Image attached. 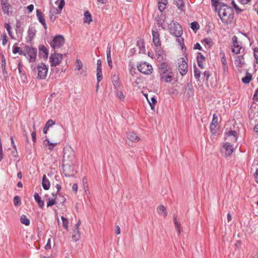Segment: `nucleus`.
<instances>
[{"instance_id": "1", "label": "nucleus", "mask_w": 258, "mask_h": 258, "mask_svg": "<svg viewBox=\"0 0 258 258\" xmlns=\"http://www.w3.org/2000/svg\"><path fill=\"white\" fill-rule=\"evenodd\" d=\"M218 13V16L224 23H230L233 18L234 12L233 9L225 5H222L220 7Z\"/></svg>"}, {"instance_id": "2", "label": "nucleus", "mask_w": 258, "mask_h": 258, "mask_svg": "<svg viewBox=\"0 0 258 258\" xmlns=\"http://www.w3.org/2000/svg\"><path fill=\"white\" fill-rule=\"evenodd\" d=\"M62 163L76 164L75 152L71 147L64 148Z\"/></svg>"}, {"instance_id": "3", "label": "nucleus", "mask_w": 258, "mask_h": 258, "mask_svg": "<svg viewBox=\"0 0 258 258\" xmlns=\"http://www.w3.org/2000/svg\"><path fill=\"white\" fill-rule=\"evenodd\" d=\"M153 42L156 47V52L159 55H160L162 51L161 50V41L160 37V33L158 29L155 27L152 30Z\"/></svg>"}, {"instance_id": "4", "label": "nucleus", "mask_w": 258, "mask_h": 258, "mask_svg": "<svg viewBox=\"0 0 258 258\" xmlns=\"http://www.w3.org/2000/svg\"><path fill=\"white\" fill-rule=\"evenodd\" d=\"M169 26L170 33L176 37H179L182 34L181 26L177 22L171 23Z\"/></svg>"}, {"instance_id": "5", "label": "nucleus", "mask_w": 258, "mask_h": 258, "mask_svg": "<svg viewBox=\"0 0 258 258\" xmlns=\"http://www.w3.org/2000/svg\"><path fill=\"white\" fill-rule=\"evenodd\" d=\"M76 164L62 163L63 172L66 176L70 177L74 176L75 171L74 169V166Z\"/></svg>"}, {"instance_id": "6", "label": "nucleus", "mask_w": 258, "mask_h": 258, "mask_svg": "<svg viewBox=\"0 0 258 258\" xmlns=\"http://www.w3.org/2000/svg\"><path fill=\"white\" fill-rule=\"evenodd\" d=\"M64 43V37L61 35H58L53 38L52 42L50 43V45L54 49H56L60 48Z\"/></svg>"}, {"instance_id": "7", "label": "nucleus", "mask_w": 258, "mask_h": 258, "mask_svg": "<svg viewBox=\"0 0 258 258\" xmlns=\"http://www.w3.org/2000/svg\"><path fill=\"white\" fill-rule=\"evenodd\" d=\"M137 68L141 73L146 75L151 74L153 70L152 66L145 62L141 63Z\"/></svg>"}, {"instance_id": "8", "label": "nucleus", "mask_w": 258, "mask_h": 258, "mask_svg": "<svg viewBox=\"0 0 258 258\" xmlns=\"http://www.w3.org/2000/svg\"><path fill=\"white\" fill-rule=\"evenodd\" d=\"M38 75L37 79H44L46 77L48 72L47 66L44 63H41L37 66Z\"/></svg>"}, {"instance_id": "9", "label": "nucleus", "mask_w": 258, "mask_h": 258, "mask_svg": "<svg viewBox=\"0 0 258 258\" xmlns=\"http://www.w3.org/2000/svg\"><path fill=\"white\" fill-rule=\"evenodd\" d=\"M188 64L183 58L178 59V70L181 76L185 75L187 72Z\"/></svg>"}, {"instance_id": "10", "label": "nucleus", "mask_w": 258, "mask_h": 258, "mask_svg": "<svg viewBox=\"0 0 258 258\" xmlns=\"http://www.w3.org/2000/svg\"><path fill=\"white\" fill-rule=\"evenodd\" d=\"M51 66L58 65L62 59V55L60 53H54L52 54L49 58Z\"/></svg>"}, {"instance_id": "11", "label": "nucleus", "mask_w": 258, "mask_h": 258, "mask_svg": "<svg viewBox=\"0 0 258 258\" xmlns=\"http://www.w3.org/2000/svg\"><path fill=\"white\" fill-rule=\"evenodd\" d=\"M25 50L29 57L30 62H34L36 60L37 49L28 46H25Z\"/></svg>"}, {"instance_id": "12", "label": "nucleus", "mask_w": 258, "mask_h": 258, "mask_svg": "<svg viewBox=\"0 0 258 258\" xmlns=\"http://www.w3.org/2000/svg\"><path fill=\"white\" fill-rule=\"evenodd\" d=\"M55 4L56 5H58V9H56L55 8H53L50 10L49 14H53L54 15L60 14L61 13V11L63 8L64 5H65V2L64 0H57Z\"/></svg>"}, {"instance_id": "13", "label": "nucleus", "mask_w": 258, "mask_h": 258, "mask_svg": "<svg viewBox=\"0 0 258 258\" xmlns=\"http://www.w3.org/2000/svg\"><path fill=\"white\" fill-rule=\"evenodd\" d=\"M223 148L225 150V156L227 157L230 156L234 151L233 146L228 142L224 144Z\"/></svg>"}, {"instance_id": "14", "label": "nucleus", "mask_w": 258, "mask_h": 258, "mask_svg": "<svg viewBox=\"0 0 258 258\" xmlns=\"http://www.w3.org/2000/svg\"><path fill=\"white\" fill-rule=\"evenodd\" d=\"M36 16L39 20V22L43 25L45 29H47L46 24L45 23V19L44 17L43 14L38 9L36 10Z\"/></svg>"}, {"instance_id": "15", "label": "nucleus", "mask_w": 258, "mask_h": 258, "mask_svg": "<svg viewBox=\"0 0 258 258\" xmlns=\"http://www.w3.org/2000/svg\"><path fill=\"white\" fill-rule=\"evenodd\" d=\"M160 70L161 73L162 74H165L167 72L170 74H172L171 70L170 69L168 64L166 62H163L161 64Z\"/></svg>"}, {"instance_id": "16", "label": "nucleus", "mask_w": 258, "mask_h": 258, "mask_svg": "<svg viewBox=\"0 0 258 258\" xmlns=\"http://www.w3.org/2000/svg\"><path fill=\"white\" fill-rule=\"evenodd\" d=\"M73 240L75 242L78 241L81 238V232L80 231V228L74 227L73 229V235H72Z\"/></svg>"}, {"instance_id": "17", "label": "nucleus", "mask_w": 258, "mask_h": 258, "mask_svg": "<svg viewBox=\"0 0 258 258\" xmlns=\"http://www.w3.org/2000/svg\"><path fill=\"white\" fill-rule=\"evenodd\" d=\"M127 139L133 142H138L140 140L139 137L134 132H128L127 134Z\"/></svg>"}, {"instance_id": "18", "label": "nucleus", "mask_w": 258, "mask_h": 258, "mask_svg": "<svg viewBox=\"0 0 258 258\" xmlns=\"http://www.w3.org/2000/svg\"><path fill=\"white\" fill-rule=\"evenodd\" d=\"M198 66L201 68L203 69L204 66L203 64V61L205 60V56L201 53L199 52L197 57Z\"/></svg>"}, {"instance_id": "19", "label": "nucleus", "mask_w": 258, "mask_h": 258, "mask_svg": "<svg viewBox=\"0 0 258 258\" xmlns=\"http://www.w3.org/2000/svg\"><path fill=\"white\" fill-rule=\"evenodd\" d=\"M106 53H107V62L109 67L112 69V60L111 58V47L109 46H108L106 50Z\"/></svg>"}, {"instance_id": "20", "label": "nucleus", "mask_w": 258, "mask_h": 258, "mask_svg": "<svg viewBox=\"0 0 258 258\" xmlns=\"http://www.w3.org/2000/svg\"><path fill=\"white\" fill-rule=\"evenodd\" d=\"M2 9L5 14H8L9 12L10 5L7 3V0L2 1Z\"/></svg>"}, {"instance_id": "21", "label": "nucleus", "mask_w": 258, "mask_h": 258, "mask_svg": "<svg viewBox=\"0 0 258 258\" xmlns=\"http://www.w3.org/2000/svg\"><path fill=\"white\" fill-rule=\"evenodd\" d=\"M34 198L36 202L37 203L39 207L41 208H42L44 206V202L43 201L41 200V197L39 196V194L37 192H35L34 195Z\"/></svg>"}, {"instance_id": "22", "label": "nucleus", "mask_w": 258, "mask_h": 258, "mask_svg": "<svg viewBox=\"0 0 258 258\" xmlns=\"http://www.w3.org/2000/svg\"><path fill=\"white\" fill-rule=\"evenodd\" d=\"M42 185L45 190H48L50 187L49 181L46 178L45 175L43 176Z\"/></svg>"}, {"instance_id": "23", "label": "nucleus", "mask_w": 258, "mask_h": 258, "mask_svg": "<svg viewBox=\"0 0 258 258\" xmlns=\"http://www.w3.org/2000/svg\"><path fill=\"white\" fill-rule=\"evenodd\" d=\"M171 74H162L161 76V79L163 80L166 83L171 82L172 80V75Z\"/></svg>"}, {"instance_id": "24", "label": "nucleus", "mask_w": 258, "mask_h": 258, "mask_svg": "<svg viewBox=\"0 0 258 258\" xmlns=\"http://www.w3.org/2000/svg\"><path fill=\"white\" fill-rule=\"evenodd\" d=\"M245 63L243 55H239L235 59V64L236 66L242 67Z\"/></svg>"}, {"instance_id": "25", "label": "nucleus", "mask_w": 258, "mask_h": 258, "mask_svg": "<svg viewBox=\"0 0 258 258\" xmlns=\"http://www.w3.org/2000/svg\"><path fill=\"white\" fill-rule=\"evenodd\" d=\"M157 212L159 215H163L164 217L167 216V212L165 207L163 205H160L158 207Z\"/></svg>"}, {"instance_id": "26", "label": "nucleus", "mask_w": 258, "mask_h": 258, "mask_svg": "<svg viewBox=\"0 0 258 258\" xmlns=\"http://www.w3.org/2000/svg\"><path fill=\"white\" fill-rule=\"evenodd\" d=\"M167 4V0H158V9L161 12H163L166 8Z\"/></svg>"}, {"instance_id": "27", "label": "nucleus", "mask_w": 258, "mask_h": 258, "mask_svg": "<svg viewBox=\"0 0 258 258\" xmlns=\"http://www.w3.org/2000/svg\"><path fill=\"white\" fill-rule=\"evenodd\" d=\"M39 52L41 54H43L44 57L47 58L48 55V51L44 45H41L39 48Z\"/></svg>"}, {"instance_id": "28", "label": "nucleus", "mask_w": 258, "mask_h": 258, "mask_svg": "<svg viewBox=\"0 0 258 258\" xmlns=\"http://www.w3.org/2000/svg\"><path fill=\"white\" fill-rule=\"evenodd\" d=\"M92 21V17L90 13L89 12H86L84 14V22L89 24Z\"/></svg>"}, {"instance_id": "29", "label": "nucleus", "mask_w": 258, "mask_h": 258, "mask_svg": "<svg viewBox=\"0 0 258 258\" xmlns=\"http://www.w3.org/2000/svg\"><path fill=\"white\" fill-rule=\"evenodd\" d=\"M21 223L26 226H28L30 224V220L25 215H22L20 217Z\"/></svg>"}, {"instance_id": "30", "label": "nucleus", "mask_w": 258, "mask_h": 258, "mask_svg": "<svg viewBox=\"0 0 258 258\" xmlns=\"http://www.w3.org/2000/svg\"><path fill=\"white\" fill-rule=\"evenodd\" d=\"M137 46L140 49V52L144 53L146 51L145 47L144 46V41L143 39H140L137 41Z\"/></svg>"}, {"instance_id": "31", "label": "nucleus", "mask_w": 258, "mask_h": 258, "mask_svg": "<svg viewBox=\"0 0 258 258\" xmlns=\"http://www.w3.org/2000/svg\"><path fill=\"white\" fill-rule=\"evenodd\" d=\"M228 137H232V138L231 140L234 142H236L237 141V133L235 131H230L228 133H227Z\"/></svg>"}, {"instance_id": "32", "label": "nucleus", "mask_w": 258, "mask_h": 258, "mask_svg": "<svg viewBox=\"0 0 258 258\" xmlns=\"http://www.w3.org/2000/svg\"><path fill=\"white\" fill-rule=\"evenodd\" d=\"M147 97L148 101L151 106V109L154 110L155 108V105L156 104V103L157 102V100L153 97H151L150 100L149 98H148L147 97Z\"/></svg>"}, {"instance_id": "33", "label": "nucleus", "mask_w": 258, "mask_h": 258, "mask_svg": "<svg viewBox=\"0 0 258 258\" xmlns=\"http://www.w3.org/2000/svg\"><path fill=\"white\" fill-rule=\"evenodd\" d=\"M251 77L252 76L249 73H247L246 75L242 79V81L243 83L247 84L250 82Z\"/></svg>"}, {"instance_id": "34", "label": "nucleus", "mask_w": 258, "mask_h": 258, "mask_svg": "<svg viewBox=\"0 0 258 258\" xmlns=\"http://www.w3.org/2000/svg\"><path fill=\"white\" fill-rule=\"evenodd\" d=\"M174 2L177 8L180 10H182L184 6L183 0H174Z\"/></svg>"}, {"instance_id": "35", "label": "nucleus", "mask_w": 258, "mask_h": 258, "mask_svg": "<svg viewBox=\"0 0 258 258\" xmlns=\"http://www.w3.org/2000/svg\"><path fill=\"white\" fill-rule=\"evenodd\" d=\"M217 124V117L216 114H214L213 115V119L210 125V128L212 130L213 128V126L215 127Z\"/></svg>"}, {"instance_id": "36", "label": "nucleus", "mask_w": 258, "mask_h": 258, "mask_svg": "<svg viewBox=\"0 0 258 258\" xmlns=\"http://www.w3.org/2000/svg\"><path fill=\"white\" fill-rule=\"evenodd\" d=\"M221 54H222L221 61L223 65V69L224 70H225L226 68H227L226 59L224 53H223V52L222 53H221Z\"/></svg>"}, {"instance_id": "37", "label": "nucleus", "mask_w": 258, "mask_h": 258, "mask_svg": "<svg viewBox=\"0 0 258 258\" xmlns=\"http://www.w3.org/2000/svg\"><path fill=\"white\" fill-rule=\"evenodd\" d=\"M112 80L113 82V84L115 87H117L119 86L118 78L117 76L114 75L112 77Z\"/></svg>"}, {"instance_id": "38", "label": "nucleus", "mask_w": 258, "mask_h": 258, "mask_svg": "<svg viewBox=\"0 0 258 258\" xmlns=\"http://www.w3.org/2000/svg\"><path fill=\"white\" fill-rule=\"evenodd\" d=\"M190 27L194 31H197L200 28L199 25L198 23L196 21H194L191 23Z\"/></svg>"}, {"instance_id": "39", "label": "nucleus", "mask_w": 258, "mask_h": 258, "mask_svg": "<svg viewBox=\"0 0 258 258\" xmlns=\"http://www.w3.org/2000/svg\"><path fill=\"white\" fill-rule=\"evenodd\" d=\"M201 76V72L197 68L194 69V76L197 81H200V78Z\"/></svg>"}, {"instance_id": "40", "label": "nucleus", "mask_w": 258, "mask_h": 258, "mask_svg": "<svg viewBox=\"0 0 258 258\" xmlns=\"http://www.w3.org/2000/svg\"><path fill=\"white\" fill-rule=\"evenodd\" d=\"M102 79V70L97 69V80L98 83Z\"/></svg>"}, {"instance_id": "41", "label": "nucleus", "mask_w": 258, "mask_h": 258, "mask_svg": "<svg viewBox=\"0 0 258 258\" xmlns=\"http://www.w3.org/2000/svg\"><path fill=\"white\" fill-rule=\"evenodd\" d=\"M61 219L62 222V225L63 227L67 230L68 229V220L67 218H64L63 216L61 217Z\"/></svg>"}, {"instance_id": "42", "label": "nucleus", "mask_w": 258, "mask_h": 258, "mask_svg": "<svg viewBox=\"0 0 258 258\" xmlns=\"http://www.w3.org/2000/svg\"><path fill=\"white\" fill-rule=\"evenodd\" d=\"M75 66H76V70H80L82 68L83 63L80 59H77L76 60Z\"/></svg>"}, {"instance_id": "43", "label": "nucleus", "mask_w": 258, "mask_h": 258, "mask_svg": "<svg viewBox=\"0 0 258 258\" xmlns=\"http://www.w3.org/2000/svg\"><path fill=\"white\" fill-rule=\"evenodd\" d=\"M14 204L15 206H19L21 204V199L18 196H16L14 198Z\"/></svg>"}, {"instance_id": "44", "label": "nucleus", "mask_w": 258, "mask_h": 258, "mask_svg": "<svg viewBox=\"0 0 258 258\" xmlns=\"http://www.w3.org/2000/svg\"><path fill=\"white\" fill-rule=\"evenodd\" d=\"M237 37L236 36H234L232 37V45L231 46L232 47H237L240 46L238 44V41H237Z\"/></svg>"}, {"instance_id": "45", "label": "nucleus", "mask_w": 258, "mask_h": 258, "mask_svg": "<svg viewBox=\"0 0 258 258\" xmlns=\"http://www.w3.org/2000/svg\"><path fill=\"white\" fill-rule=\"evenodd\" d=\"M56 204V199L55 198H54L53 199H49L48 201L47 202V207H48L50 206H52Z\"/></svg>"}, {"instance_id": "46", "label": "nucleus", "mask_w": 258, "mask_h": 258, "mask_svg": "<svg viewBox=\"0 0 258 258\" xmlns=\"http://www.w3.org/2000/svg\"><path fill=\"white\" fill-rule=\"evenodd\" d=\"M55 121H53L52 119H49L46 123L45 126L48 128L51 127L53 125L55 124Z\"/></svg>"}, {"instance_id": "47", "label": "nucleus", "mask_w": 258, "mask_h": 258, "mask_svg": "<svg viewBox=\"0 0 258 258\" xmlns=\"http://www.w3.org/2000/svg\"><path fill=\"white\" fill-rule=\"evenodd\" d=\"M173 220L176 228H178V227H180V222L177 220V216L174 215Z\"/></svg>"}, {"instance_id": "48", "label": "nucleus", "mask_w": 258, "mask_h": 258, "mask_svg": "<svg viewBox=\"0 0 258 258\" xmlns=\"http://www.w3.org/2000/svg\"><path fill=\"white\" fill-rule=\"evenodd\" d=\"M241 49V46H239L237 47H232V51L233 53L237 54L240 52Z\"/></svg>"}, {"instance_id": "49", "label": "nucleus", "mask_w": 258, "mask_h": 258, "mask_svg": "<svg viewBox=\"0 0 258 258\" xmlns=\"http://www.w3.org/2000/svg\"><path fill=\"white\" fill-rule=\"evenodd\" d=\"M5 27L7 29V31L8 32L9 35L11 37H12V32H11V26L10 25V24H8V23H6L5 25Z\"/></svg>"}, {"instance_id": "50", "label": "nucleus", "mask_w": 258, "mask_h": 258, "mask_svg": "<svg viewBox=\"0 0 258 258\" xmlns=\"http://www.w3.org/2000/svg\"><path fill=\"white\" fill-rule=\"evenodd\" d=\"M2 39L3 45H5L8 42L7 35L5 33L3 34V35L2 36Z\"/></svg>"}, {"instance_id": "51", "label": "nucleus", "mask_w": 258, "mask_h": 258, "mask_svg": "<svg viewBox=\"0 0 258 258\" xmlns=\"http://www.w3.org/2000/svg\"><path fill=\"white\" fill-rule=\"evenodd\" d=\"M176 41L180 45L181 49L183 50L184 47L183 39L182 38L178 37L176 39Z\"/></svg>"}, {"instance_id": "52", "label": "nucleus", "mask_w": 258, "mask_h": 258, "mask_svg": "<svg viewBox=\"0 0 258 258\" xmlns=\"http://www.w3.org/2000/svg\"><path fill=\"white\" fill-rule=\"evenodd\" d=\"M47 142V144L48 145H52L53 147L57 145V143H51L48 139L46 138L44 141H43V144L45 145V142Z\"/></svg>"}, {"instance_id": "53", "label": "nucleus", "mask_w": 258, "mask_h": 258, "mask_svg": "<svg viewBox=\"0 0 258 258\" xmlns=\"http://www.w3.org/2000/svg\"><path fill=\"white\" fill-rule=\"evenodd\" d=\"M50 242H51V238H49L47 240L46 244L45 245L44 247H45V249L48 250V249H50L51 248Z\"/></svg>"}, {"instance_id": "54", "label": "nucleus", "mask_w": 258, "mask_h": 258, "mask_svg": "<svg viewBox=\"0 0 258 258\" xmlns=\"http://www.w3.org/2000/svg\"><path fill=\"white\" fill-rule=\"evenodd\" d=\"M253 51L254 57L256 59V62L258 63V48H255Z\"/></svg>"}, {"instance_id": "55", "label": "nucleus", "mask_w": 258, "mask_h": 258, "mask_svg": "<svg viewBox=\"0 0 258 258\" xmlns=\"http://www.w3.org/2000/svg\"><path fill=\"white\" fill-rule=\"evenodd\" d=\"M4 157V154L3 151V147L2 142H0V161H1Z\"/></svg>"}, {"instance_id": "56", "label": "nucleus", "mask_w": 258, "mask_h": 258, "mask_svg": "<svg viewBox=\"0 0 258 258\" xmlns=\"http://www.w3.org/2000/svg\"><path fill=\"white\" fill-rule=\"evenodd\" d=\"M31 136H32V139L33 140V142L34 143H35L36 141V132L35 131L31 133Z\"/></svg>"}, {"instance_id": "57", "label": "nucleus", "mask_w": 258, "mask_h": 258, "mask_svg": "<svg viewBox=\"0 0 258 258\" xmlns=\"http://www.w3.org/2000/svg\"><path fill=\"white\" fill-rule=\"evenodd\" d=\"M203 75L205 77H206V81H208L210 76L209 72L208 71H205L203 73Z\"/></svg>"}, {"instance_id": "58", "label": "nucleus", "mask_w": 258, "mask_h": 258, "mask_svg": "<svg viewBox=\"0 0 258 258\" xmlns=\"http://www.w3.org/2000/svg\"><path fill=\"white\" fill-rule=\"evenodd\" d=\"M194 49H199V50H202V47H201V45L199 43H197L196 44H195L194 45Z\"/></svg>"}, {"instance_id": "59", "label": "nucleus", "mask_w": 258, "mask_h": 258, "mask_svg": "<svg viewBox=\"0 0 258 258\" xmlns=\"http://www.w3.org/2000/svg\"><path fill=\"white\" fill-rule=\"evenodd\" d=\"M56 18V16L54 15V14H49V18H50V20L51 21L54 22Z\"/></svg>"}, {"instance_id": "60", "label": "nucleus", "mask_w": 258, "mask_h": 258, "mask_svg": "<svg viewBox=\"0 0 258 258\" xmlns=\"http://www.w3.org/2000/svg\"><path fill=\"white\" fill-rule=\"evenodd\" d=\"M97 69L102 70L101 69V61L98 59L97 62Z\"/></svg>"}, {"instance_id": "61", "label": "nucleus", "mask_w": 258, "mask_h": 258, "mask_svg": "<svg viewBox=\"0 0 258 258\" xmlns=\"http://www.w3.org/2000/svg\"><path fill=\"white\" fill-rule=\"evenodd\" d=\"M27 9L29 11V13H31L32 12V11L34 9V6L31 4V5H29L28 7H27Z\"/></svg>"}, {"instance_id": "62", "label": "nucleus", "mask_w": 258, "mask_h": 258, "mask_svg": "<svg viewBox=\"0 0 258 258\" xmlns=\"http://www.w3.org/2000/svg\"><path fill=\"white\" fill-rule=\"evenodd\" d=\"M19 51H20V47L17 46V47H14L13 50V53L16 54L17 53H19Z\"/></svg>"}, {"instance_id": "63", "label": "nucleus", "mask_w": 258, "mask_h": 258, "mask_svg": "<svg viewBox=\"0 0 258 258\" xmlns=\"http://www.w3.org/2000/svg\"><path fill=\"white\" fill-rule=\"evenodd\" d=\"M117 96L118 97L121 99L123 100L124 99V96L121 92H117Z\"/></svg>"}, {"instance_id": "64", "label": "nucleus", "mask_w": 258, "mask_h": 258, "mask_svg": "<svg viewBox=\"0 0 258 258\" xmlns=\"http://www.w3.org/2000/svg\"><path fill=\"white\" fill-rule=\"evenodd\" d=\"M254 178L255 181L258 183V169H257L254 173Z\"/></svg>"}]
</instances>
